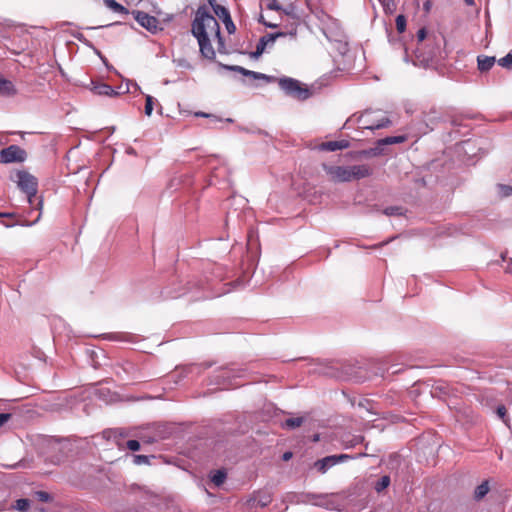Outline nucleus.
I'll return each mask as SVG.
<instances>
[{"mask_svg": "<svg viewBox=\"0 0 512 512\" xmlns=\"http://www.w3.org/2000/svg\"><path fill=\"white\" fill-rule=\"evenodd\" d=\"M191 32L198 41L202 56L209 60H213L216 54L211 45L210 37H216L220 44H222V37L218 21L208 11L205 5H202L197 9L195 18L192 22Z\"/></svg>", "mask_w": 512, "mask_h": 512, "instance_id": "1", "label": "nucleus"}, {"mask_svg": "<svg viewBox=\"0 0 512 512\" xmlns=\"http://www.w3.org/2000/svg\"><path fill=\"white\" fill-rule=\"evenodd\" d=\"M280 88L289 96L298 100H306L310 97V91L307 87L303 86L298 80L283 77L279 81Z\"/></svg>", "mask_w": 512, "mask_h": 512, "instance_id": "2", "label": "nucleus"}, {"mask_svg": "<svg viewBox=\"0 0 512 512\" xmlns=\"http://www.w3.org/2000/svg\"><path fill=\"white\" fill-rule=\"evenodd\" d=\"M18 187L27 195L30 204L37 193V179L26 171H18L17 174Z\"/></svg>", "mask_w": 512, "mask_h": 512, "instance_id": "3", "label": "nucleus"}, {"mask_svg": "<svg viewBox=\"0 0 512 512\" xmlns=\"http://www.w3.org/2000/svg\"><path fill=\"white\" fill-rule=\"evenodd\" d=\"M26 158V151L18 145H10L0 150V162L5 164L24 162Z\"/></svg>", "mask_w": 512, "mask_h": 512, "instance_id": "4", "label": "nucleus"}, {"mask_svg": "<svg viewBox=\"0 0 512 512\" xmlns=\"http://www.w3.org/2000/svg\"><path fill=\"white\" fill-rule=\"evenodd\" d=\"M360 122L364 129L375 130L385 128L391 125L389 118L382 116L381 118L374 119L373 113L366 111L361 117Z\"/></svg>", "mask_w": 512, "mask_h": 512, "instance_id": "5", "label": "nucleus"}, {"mask_svg": "<svg viewBox=\"0 0 512 512\" xmlns=\"http://www.w3.org/2000/svg\"><path fill=\"white\" fill-rule=\"evenodd\" d=\"M323 170L329 175L330 180L334 182H349L350 172L349 166H331L327 164L322 165Z\"/></svg>", "mask_w": 512, "mask_h": 512, "instance_id": "6", "label": "nucleus"}, {"mask_svg": "<svg viewBox=\"0 0 512 512\" xmlns=\"http://www.w3.org/2000/svg\"><path fill=\"white\" fill-rule=\"evenodd\" d=\"M134 19L149 32L155 33L158 30V20L154 16L140 10H133L131 12Z\"/></svg>", "mask_w": 512, "mask_h": 512, "instance_id": "7", "label": "nucleus"}, {"mask_svg": "<svg viewBox=\"0 0 512 512\" xmlns=\"http://www.w3.org/2000/svg\"><path fill=\"white\" fill-rule=\"evenodd\" d=\"M283 36H285V33L283 32L262 36L256 45V50L250 53V57L255 59L259 58L264 53L267 46H272L278 37Z\"/></svg>", "mask_w": 512, "mask_h": 512, "instance_id": "8", "label": "nucleus"}, {"mask_svg": "<svg viewBox=\"0 0 512 512\" xmlns=\"http://www.w3.org/2000/svg\"><path fill=\"white\" fill-rule=\"evenodd\" d=\"M349 172L350 181L363 179L372 174L371 168L366 164L349 166Z\"/></svg>", "mask_w": 512, "mask_h": 512, "instance_id": "9", "label": "nucleus"}, {"mask_svg": "<svg viewBox=\"0 0 512 512\" xmlns=\"http://www.w3.org/2000/svg\"><path fill=\"white\" fill-rule=\"evenodd\" d=\"M225 67L229 70L236 71L244 76L252 77L253 79H262L267 82H271L272 80H274V77H272V76H268L263 73L247 70L241 66L234 65V66H225Z\"/></svg>", "mask_w": 512, "mask_h": 512, "instance_id": "10", "label": "nucleus"}, {"mask_svg": "<svg viewBox=\"0 0 512 512\" xmlns=\"http://www.w3.org/2000/svg\"><path fill=\"white\" fill-rule=\"evenodd\" d=\"M350 146L348 140H337V141H327L323 142L319 145V149L322 151H337L347 149Z\"/></svg>", "mask_w": 512, "mask_h": 512, "instance_id": "11", "label": "nucleus"}, {"mask_svg": "<svg viewBox=\"0 0 512 512\" xmlns=\"http://www.w3.org/2000/svg\"><path fill=\"white\" fill-rule=\"evenodd\" d=\"M92 91L96 95L115 97L119 93L106 83H93Z\"/></svg>", "mask_w": 512, "mask_h": 512, "instance_id": "12", "label": "nucleus"}, {"mask_svg": "<svg viewBox=\"0 0 512 512\" xmlns=\"http://www.w3.org/2000/svg\"><path fill=\"white\" fill-rule=\"evenodd\" d=\"M335 457H333L332 455L330 456H326L322 459H319L317 460L315 463H314V467L322 474L326 473L328 471V469H330L331 467L335 466L336 463H335Z\"/></svg>", "mask_w": 512, "mask_h": 512, "instance_id": "13", "label": "nucleus"}, {"mask_svg": "<svg viewBox=\"0 0 512 512\" xmlns=\"http://www.w3.org/2000/svg\"><path fill=\"white\" fill-rule=\"evenodd\" d=\"M271 500L272 498L270 494L258 492L251 499H249L248 503L251 506L266 507L271 503Z\"/></svg>", "mask_w": 512, "mask_h": 512, "instance_id": "14", "label": "nucleus"}, {"mask_svg": "<svg viewBox=\"0 0 512 512\" xmlns=\"http://www.w3.org/2000/svg\"><path fill=\"white\" fill-rule=\"evenodd\" d=\"M0 94L3 96H13L16 94V89L13 83L0 75Z\"/></svg>", "mask_w": 512, "mask_h": 512, "instance_id": "15", "label": "nucleus"}, {"mask_svg": "<svg viewBox=\"0 0 512 512\" xmlns=\"http://www.w3.org/2000/svg\"><path fill=\"white\" fill-rule=\"evenodd\" d=\"M441 120L442 117L440 112H438L434 108L424 114V122L426 123L427 126L431 125V130H433V126L436 125Z\"/></svg>", "mask_w": 512, "mask_h": 512, "instance_id": "16", "label": "nucleus"}, {"mask_svg": "<svg viewBox=\"0 0 512 512\" xmlns=\"http://www.w3.org/2000/svg\"><path fill=\"white\" fill-rule=\"evenodd\" d=\"M495 63V57H489V56H478L477 58V64L478 69L481 72H486L490 70Z\"/></svg>", "mask_w": 512, "mask_h": 512, "instance_id": "17", "label": "nucleus"}, {"mask_svg": "<svg viewBox=\"0 0 512 512\" xmlns=\"http://www.w3.org/2000/svg\"><path fill=\"white\" fill-rule=\"evenodd\" d=\"M406 141V136L400 135V136H389L382 139H379L377 141L378 146L383 145H392V144H398L403 143Z\"/></svg>", "mask_w": 512, "mask_h": 512, "instance_id": "18", "label": "nucleus"}, {"mask_svg": "<svg viewBox=\"0 0 512 512\" xmlns=\"http://www.w3.org/2000/svg\"><path fill=\"white\" fill-rule=\"evenodd\" d=\"M104 4L113 10L114 12L121 13V14H129V11L127 8H125L123 5L119 4L115 0H103Z\"/></svg>", "mask_w": 512, "mask_h": 512, "instance_id": "19", "label": "nucleus"}, {"mask_svg": "<svg viewBox=\"0 0 512 512\" xmlns=\"http://www.w3.org/2000/svg\"><path fill=\"white\" fill-rule=\"evenodd\" d=\"M489 492V483L488 481L482 482L480 485H478L474 491V498L476 500H481L484 498L487 493Z\"/></svg>", "mask_w": 512, "mask_h": 512, "instance_id": "20", "label": "nucleus"}, {"mask_svg": "<svg viewBox=\"0 0 512 512\" xmlns=\"http://www.w3.org/2000/svg\"><path fill=\"white\" fill-rule=\"evenodd\" d=\"M227 474L224 470H216L212 476L211 481L215 486H221L226 480Z\"/></svg>", "mask_w": 512, "mask_h": 512, "instance_id": "21", "label": "nucleus"}, {"mask_svg": "<svg viewBox=\"0 0 512 512\" xmlns=\"http://www.w3.org/2000/svg\"><path fill=\"white\" fill-rule=\"evenodd\" d=\"M304 422L303 417H296V418H288L284 422V427L294 429L297 427H300Z\"/></svg>", "mask_w": 512, "mask_h": 512, "instance_id": "22", "label": "nucleus"}, {"mask_svg": "<svg viewBox=\"0 0 512 512\" xmlns=\"http://www.w3.org/2000/svg\"><path fill=\"white\" fill-rule=\"evenodd\" d=\"M214 13L220 18L223 20H225L227 17H230V13L228 11L227 8H225L224 6L222 5H215L214 6Z\"/></svg>", "mask_w": 512, "mask_h": 512, "instance_id": "23", "label": "nucleus"}, {"mask_svg": "<svg viewBox=\"0 0 512 512\" xmlns=\"http://www.w3.org/2000/svg\"><path fill=\"white\" fill-rule=\"evenodd\" d=\"M30 507V501L28 499H18L14 505V508L21 512H26Z\"/></svg>", "mask_w": 512, "mask_h": 512, "instance_id": "24", "label": "nucleus"}, {"mask_svg": "<svg viewBox=\"0 0 512 512\" xmlns=\"http://www.w3.org/2000/svg\"><path fill=\"white\" fill-rule=\"evenodd\" d=\"M396 29L399 33H403L406 29V18L404 15L396 17Z\"/></svg>", "mask_w": 512, "mask_h": 512, "instance_id": "25", "label": "nucleus"}, {"mask_svg": "<svg viewBox=\"0 0 512 512\" xmlns=\"http://www.w3.org/2000/svg\"><path fill=\"white\" fill-rule=\"evenodd\" d=\"M390 484V478L389 476H383L381 479L377 482L375 489L376 491L380 492L383 489L387 488Z\"/></svg>", "mask_w": 512, "mask_h": 512, "instance_id": "26", "label": "nucleus"}, {"mask_svg": "<svg viewBox=\"0 0 512 512\" xmlns=\"http://www.w3.org/2000/svg\"><path fill=\"white\" fill-rule=\"evenodd\" d=\"M498 191L502 197H508L512 195V187L509 185L499 184Z\"/></svg>", "mask_w": 512, "mask_h": 512, "instance_id": "27", "label": "nucleus"}, {"mask_svg": "<svg viewBox=\"0 0 512 512\" xmlns=\"http://www.w3.org/2000/svg\"><path fill=\"white\" fill-rule=\"evenodd\" d=\"M498 63L502 67L511 68L512 67V53H508L506 56L499 59Z\"/></svg>", "mask_w": 512, "mask_h": 512, "instance_id": "28", "label": "nucleus"}, {"mask_svg": "<svg viewBox=\"0 0 512 512\" xmlns=\"http://www.w3.org/2000/svg\"><path fill=\"white\" fill-rule=\"evenodd\" d=\"M35 497L41 502H49L52 499L51 495L46 491H36Z\"/></svg>", "mask_w": 512, "mask_h": 512, "instance_id": "29", "label": "nucleus"}, {"mask_svg": "<svg viewBox=\"0 0 512 512\" xmlns=\"http://www.w3.org/2000/svg\"><path fill=\"white\" fill-rule=\"evenodd\" d=\"M153 104H154V99L152 96L150 95H147L146 96V103H145V114L147 116H150L152 114V111H153Z\"/></svg>", "mask_w": 512, "mask_h": 512, "instance_id": "30", "label": "nucleus"}, {"mask_svg": "<svg viewBox=\"0 0 512 512\" xmlns=\"http://www.w3.org/2000/svg\"><path fill=\"white\" fill-rule=\"evenodd\" d=\"M133 462L136 465L149 464V457L146 455H134Z\"/></svg>", "mask_w": 512, "mask_h": 512, "instance_id": "31", "label": "nucleus"}, {"mask_svg": "<svg viewBox=\"0 0 512 512\" xmlns=\"http://www.w3.org/2000/svg\"><path fill=\"white\" fill-rule=\"evenodd\" d=\"M281 11L294 19H298V15L296 14L295 6L293 4L288 5L286 8H282Z\"/></svg>", "mask_w": 512, "mask_h": 512, "instance_id": "32", "label": "nucleus"}, {"mask_svg": "<svg viewBox=\"0 0 512 512\" xmlns=\"http://www.w3.org/2000/svg\"><path fill=\"white\" fill-rule=\"evenodd\" d=\"M223 22L229 34H233L236 31V27L231 19V16L227 17L225 20H223Z\"/></svg>", "mask_w": 512, "mask_h": 512, "instance_id": "33", "label": "nucleus"}, {"mask_svg": "<svg viewBox=\"0 0 512 512\" xmlns=\"http://www.w3.org/2000/svg\"><path fill=\"white\" fill-rule=\"evenodd\" d=\"M402 209L400 207H396V206H392V207H387L385 210H384V214L388 215V216H392V215H401L402 214Z\"/></svg>", "mask_w": 512, "mask_h": 512, "instance_id": "34", "label": "nucleus"}, {"mask_svg": "<svg viewBox=\"0 0 512 512\" xmlns=\"http://www.w3.org/2000/svg\"><path fill=\"white\" fill-rule=\"evenodd\" d=\"M507 410L505 406L501 405L497 408V415L504 421L506 425H508V420L506 419Z\"/></svg>", "mask_w": 512, "mask_h": 512, "instance_id": "35", "label": "nucleus"}, {"mask_svg": "<svg viewBox=\"0 0 512 512\" xmlns=\"http://www.w3.org/2000/svg\"><path fill=\"white\" fill-rule=\"evenodd\" d=\"M126 446L131 451H138L140 449V443L137 440H128Z\"/></svg>", "mask_w": 512, "mask_h": 512, "instance_id": "36", "label": "nucleus"}, {"mask_svg": "<svg viewBox=\"0 0 512 512\" xmlns=\"http://www.w3.org/2000/svg\"><path fill=\"white\" fill-rule=\"evenodd\" d=\"M332 456L335 457V459H336L335 463L336 464H338L340 462H343V461H346V460L351 458V456L348 455V454H340V455H332Z\"/></svg>", "mask_w": 512, "mask_h": 512, "instance_id": "37", "label": "nucleus"}, {"mask_svg": "<svg viewBox=\"0 0 512 512\" xmlns=\"http://www.w3.org/2000/svg\"><path fill=\"white\" fill-rule=\"evenodd\" d=\"M195 116L196 117H208V118H212L214 122H220V119L218 117L211 115V114L204 113V112H196Z\"/></svg>", "mask_w": 512, "mask_h": 512, "instance_id": "38", "label": "nucleus"}, {"mask_svg": "<svg viewBox=\"0 0 512 512\" xmlns=\"http://www.w3.org/2000/svg\"><path fill=\"white\" fill-rule=\"evenodd\" d=\"M11 418L10 413H0V427L3 426Z\"/></svg>", "mask_w": 512, "mask_h": 512, "instance_id": "39", "label": "nucleus"}, {"mask_svg": "<svg viewBox=\"0 0 512 512\" xmlns=\"http://www.w3.org/2000/svg\"><path fill=\"white\" fill-rule=\"evenodd\" d=\"M258 20H259L260 23H262L266 27H269V28H276V27H278V24H276V23L266 22L264 17H263V15H260Z\"/></svg>", "mask_w": 512, "mask_h": 512, "instance_id": "40", "label": "nucleus"}, {"mask_svg": "<svg viewBox=\"0 0 512 512\" xmlns=\"http://www.w3.org/2000/svg\"><path fill=\"white\" fill-rule=\"evenodd\" d=\"M426 29L425 28H421L420 30H418L417 32V39H418V42H422L425 38H426Z\"/></svg>", "mask_w": 512, "mask_h": 512, "instance_id": "41", "label": "nucleus"}, {"mask_svg": "<svg viewBox=\"0 0 512 512\" xmlns=\"http://www.w3.org/2000/svg\"><path fill=\"white\" fill-rule=\"evenodd\" d=\"M104 436L108 439L112 437L116 439L118 437V432L116 430L105 431Z\"/></svg>", "mask_w": 512, "mask_h": 512, "instance_id": "42", "label": "nucleus"}, {"mask_svg": "<svg viewBox=\"0 0 512 512\" xmlns=\"http://www.w3.org/2000/svg\"><path fill=\"white\" fill-rule=\"evenodd\" d=\"M291 457H292V453H291V452H285V453L283 454V459H284L285 461L289 460Z\"/></svg>", "mask_w": 512, "mask_h": 512, "instance_id": "43", "label": "nucleus"}, {"mask_svg": "<svg viewBox=\"0 0 512 512\" xmlns=\"http://www.w3.org/2000/svg\"><path fill=\"white\" fill-rule=\"evenodd\" d=\"M13 214L12 213H4V212H0V217H12Z\"/></svg>", "mask_w": 512, "mask_h": 512, "instance_id": "44", "label": "nucleus"}, {"mask_svg": "<svg viewBox=\"0 0 512 512\" xmlns=\"http://www.w3.org/2000/svg\"><path fill=\"white\" fill-rule=\"evenodd\" d=\"M465 3L468 5V6H474L475 5V2L474 0H464Z\"/></svg>", "mask_w": 512, "mask_h": 512, "instance_id": "45", "label": "nucleus"}, {"mask_svg": "<svg viewBox=\"0 0 512 512\" xmlns=\"http://www.w3.org/2000/svg\"><path fill=\"white\" fill-rule=\"evenodd\" d=\"M208 2L212 6L213 9H214L215 5H218L215 0H208Z\"/></svg>", "mask_w": 512, "mask_h": 512, "instance_id": "46", "label": "nucleus"}, {"mask_svg": "<svg viewBox=\"0 0 512 512\" xmlns=\"http://www.w3.org/2000/svg\"><path fill=\"white\" fill-rule=\"evenodd\" d=\"M424 8H425L426 11H428L430 9V2L429 1L424 4Z\"/></svg>", "mask_w": 512, "mask_h": 512, "instance_id": "47", "label": "nucleus"}, {"mask_svg": "<svg viewBox=\"0 0 512 512\" xmlns=\"http://www.w3.org/2000/svg\"><path fill=\"white\" fill-rule=\"evenodd\" d=\"M319 439L318 435L314 437V441H317Z\"/></svg>", "mask_w": 512, "mask_h": 512, "instance_id": "48", "label": "nucleus"}, {"mask_svg": "<svg viewBox=\"0 0 512 512\" xmlns=\"http://www.w3.org/2000/svg\"><path fill=\"white\" fill-rule=\"evenodd\" d=\"M506 272H507V273H511L510 268H507V269H506Z\"/></svg>", "mask_w": 512, "mask_h": 512, "instance_id": "49", "label": "nucleus"}]
</instances>
